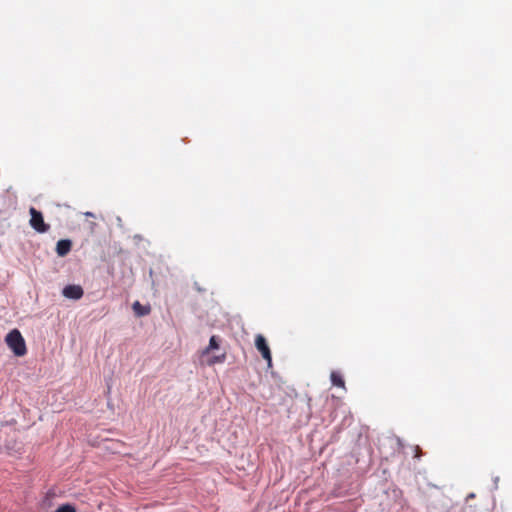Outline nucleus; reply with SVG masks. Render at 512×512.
<instances>
[{
    "label": "nucleus",
    "instance_id": "3",
    "mask_svg": "<svg viewBox=\"0 0 512 512\" xmlns=\"http://www.w3.org/2000/svg\"><path fill=\"white\" fill-rule=\"evenodd\" d=\"M255 346H256L257 350L261 353L262 357L268 362V365H271V361H272L271 351H270L267 341L263 335H261V334L256 335Z\"/></svg>",
    "mask_w": 512,
    "mask_h": 512
},
{
    "label": "nucleus",
    "instance_id": "1",
    "mask_svg": "<svg viewBox=\"0 0 512 512\" xmlns=\"http://www.w3.org/2000/svg\"><path fill=\"white\" fill-rule=\"evenodd\" d=\"M5 341L16 356L21 357L27 353L25 340L19 330L13 329L10 331L6 335Z\"/></svg>",
    "mask_w": 512,
    "mask_h": 512
},
{
    "label": "nucleus",
    "instance_id": "7",
    "mask_svg": "<svg viewBox=\"0 0 512 512\" xmlns=\"http://www.w3.org/2000/svg\"><path fill=\"white\" fill-rule=\"evenodd\" d=\"M330 379L334 386L345 388V382L340 373L333 371L330 375Z\"/></svg>",
    "mask_w": 512,
    "mask_h": 512
},
{
    "label": "nucleus",
    "instance_id": "4",
    "mask_svg": "<svg viewBox=\"0 0 512 512\" xmlns=\"http://www.w3.org/2000/svg\"><path fill=\"white\" fill-rule=\"evenodd\" d=\"M62 294L66 298L78 300L82 298L84 291L80 285H67L64 287Z\"/></svg>",
    "mask_w": 512,
    "mask_h": 512
},
{
    "label": "nucleus",
    "instance_id": "8",
    "mask_svg": "<svg viewBox=\"0 0 512 512\" xmlns=\"http://www.w3.org/2000/svg\"><path fill=\"white\" fill-rule=\"evenodd\" d=\"M219 348V344L216 340V337L215 336H212L210 338V341H209V346L203 351L202 353V357L204 358L205 356H208L209 354V351L211 349H218Z\"/></svg>",
    "mask_w": 512,
    "mask_h": 512
},
{
    "label": "nucleus",
    "instance_id": "6",
    "mask_svg": "<svg viewBox=\"0 0 512 512\" xmlns=\"http://www.w3.org/2000/svg\"><path fill=\"white\" fill-rule=\"evenodd\" d=\"M132 309L138 317L146 316L151 312V307L149 305H142L139 301H135L133 303Z\"/></svg>",
    "mask_w": 512,
    "mask_h": 512
},
{
    "label": "nucleus",
    "instance_id": "10",
    "mask_svg": "<svg viewBox=\"0 0 512 512\" xmlns=\"http://www.w3.org/2000/svg\"><path fill=\"white\" fill-rule=\"evenodd\" d=\"M216 361H218V358H208V359L206 360V362H207V364H208V365H212V364H214Z\"/></svg>",
    "mask_w": 512,
    "mask_h": 512
},
{
    "label": "nucleus",
    "instance_id": "2",
    "mask_svg": "<svg viewBox=\"0 0 512 512\" xmlns=\"http://www.w3.org/2000/svg\"><path fill=\"white\" fill-rule=\"evenodd\" d=\"M29 213L31 216L29 221L31 227L38 233H46L50 226L44 222L42 213L34 207L29 209Z\"/></svg>",
    "mask_w": 512,
    "mask_h": 512
},
{
    "label": "nucleus",
    "instance_id": "5",
    "mask_svg": "<svg viewBox=\"0 0 512 512\" xmlns=\"http://www.w3.org/2000/svg\"><path fill=\"white\" fill-rule=\"evenodd\" d=\"M71 247H72V242L70 240H68V239L59 240L56 245V253L58 254V256L64 257L70 252Z\"/></svg>",
    "mask_w": 512,
    "mask_h": 512
},
{
    "label": "nucleus",
    "instance_id": "9",
    "mask_svg": "<svg viewBox=\"0 0 512 512\" xmlns=\"http://www.w3.org/2000/svg\"><path fill=\"white\" fill-rule=\"evenodd\" d=\"M55 512H76L72 505L65 504L60 506Z\"/></svg>",
    "mask_w": 512,
    "mask_h": 512
}]
</instances>
